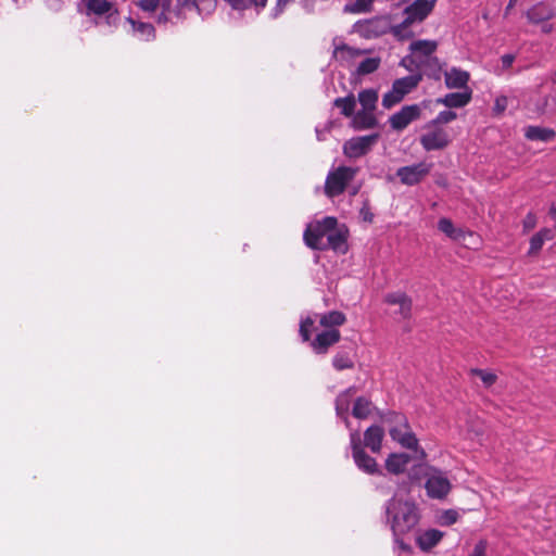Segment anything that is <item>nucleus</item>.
<instances>
[{"mask_svg": "<svg viewBox=\"0 0 556 556\" xmlns=\"http://www.w3.org/2000/svg\"><path fill=\"white\" fill-rule=\"evenodd\" d=\"M419 509L412 497L396 492L386 504V522L393 535L410 532L419 522Z\"/></svg>", "mask_w": 556, "mask_h": 556, "instance_id": "nucleus-1", "label": "nucleus"}, {"mask_svg": "<svg viewBox=\"0 0 556 556\" xmlns=\"http://www.w3.org/2000/svg\"><path fill=\"white\" fill-rule=\"evenodd\" d=\"M138 7L149 13L161 10L157 22L166 23L178 18L182 9L197 10L201 16H208L216 10L217 0H140Z\"/></svg>", "mask_w": 556, "mask_h": 556, "instance_id": "nucleus-2", "label": "nucleus"}, {"mask_svg": "<svg viewBox=\"0 0 556 556\" xmlns=\"http://www.w3.org/2000/svg\"><path fill=\"white\" fill-rule=\"evenodd\" d=\"M438 0H415L404 9L405 18L391 27V33L400 40L413 36L412 25L422 23L434 10Z\"/></svg>", "mask_w": 556, "mask_h": 556, "instance_id": "nucleus-3", "label": "nucleus"}, {"mask_svg": "<svg viewBox=\"0 0 556 556\" xmlns=\"http://www.w3.org/2000/svg\"><path fill=\"white\" fill-rule=\"evenodd\" d=\"M425 478L427 495L433 500H444L452 489V483L446 475L439 468L422 465L420 466Z\"/></svg>", "mask_w": 556, "mask_h": 556, "instance_id": "nucleus-4", "label": "nucleus"}, {"mask_svg": "<svg viewBox=\"0 0 556 556\" xmlns=\"http://www.w3.org/2000/svg\"><path fill=\"white\" fill-rule=\"evenodd\" d=\"M419 142L427 152L441 151L451 144L452 137L445 127L428 122L422 127Z\"/></svg>", "mask_w": 556, "mask_h": 556, "instance_id": "nucleus-5", "label": "nucleus"}, {"mask_svg": "<svg viewBox=\"0 0 556 556\" xmlns=\"http://www.w3.org/2000/svg\"><path fill=\"white\" fill-rule=\"evenodd\" d=\"M397 426L390 429V437L393 441L397 442L402 447L414 451L416 457L424 459L426 452L419 447L418 439L412 431L407 420L403 416H396Z\"/></svg>", "mask_w": 556, "mask_h": 556, "instance_id": "nucleus-6", "label": "nucleus"}, {"mask_svg": "<svg viewBox=\"0 0 556 556\" xmlns=\"http://www.w3.org/2000/svg\"><path fill=\"white\" fill-rule=\"evenodd\" d=\"M334 226H337L334 217H325L323 220L309 224L304 232L306 245L315 250H325L326 238Z\"/></svg>", "mask_w": 556, "mask_h": 556, "instance_id": "nucleus-7", "label": "nucleus"}, {"mask_svg": "<svg viewBox=\"0 0 556 556\" xmlns=\"http://www.w3.org/2000/svg\"><path fill=\"white\" fill-rule=\"evenodd\" d=\"M356 173L357 169L348 166H340L329 172L325 184L326 194L330 198L341 194Z\"/></svg>", "mask_w": 556, "mask_h": 556, "instance_id": "nucleus-8", "label": "nucleus"}, {"mask_svg": "<svg viewBox=\"0 0 556 556\" xmlns=\"http://www.w3.org/2000/svg\"><path fill=\"white\" fill-rule=\"evenodd\" d=\"M378 140V134L352 137L344 142L343 154L351 160L359 159L368 154Z\"/></svg>", "mask_w": 556, "mask_h": 556, "instance_id": "nucleus-9", "label": "nucleus"}, {"mask_svg": "<svg viewBox=\"0 0 556 556\" xmlns=\"http://www.w3.org/2000/svg\"><path fill=\"white\" fill-rule=\"evenodd\" d=\"M431 169V163L419 162L397 168L396 177L405 186H415L421 182L430 174Z\"/></svg>", "mask_w": 556, "mask_h": 556, "instance_id": "nucleus-10", "label": "nucleus"}, {"mask_svg": "<svg viewBox=\"0 0 556 556\" xmlns=\"http://www.w3.org/2000/svg\"><path fill=\"white\" fill-rule=\"evenodd\" d=\"M350 443L352 454L356 466L366 473L372 475L377 472V463L375 458L367 455L361 445V435L357 430H351Z\"/></svg>", "mask_w": 556, "mask_h": 556, "instance_id": "nucleus-11", "label": "nucleus"}, {"mask_svg": "<svg viewBox=\"0 0 556 556\" xmlns=\"http://www.w3.org/2000/svg\"><path fill=\"white\" fill-rule=\"evenodd\" d=\"M437 48L438 43L434 40H415L409 45L412 56L403 59L402 64L406 65V62L409 61L412 64L420 67L432 59Z\"/></svg>", "mask_w": 556, "mask_h": 556, "instance_id": "nucleus-12", "label": "nucleus"}, {"mask_svg": "<svg viewBox=\"0 0 556 556\" xmlns=\"http://www.w3.org/2000/svg\"><path fill=\"white\" fill-rule=\"evenodd\" d=\"M420 108L417 104L405 105L390 117V125L394 130L405 129L412 122L420 116Z\"/></svg>", "mask_w": 556, "mask_h": 556, "instance_id": "nucleus-13", "label": "nucleus"}, {"mask_svg": "<svg viewBox=\"0 0 556 556\" xmlns=\"http://www.w3.org/2000/svg\"><path fill=\"white\" fill-rule=\"evenodd\" d=\"M530 23L540 24L556 16V8L548 0H543L532 5L526 13Z\"/></svg>", "mask_w": 556, "mask_h": 556, "instance_id": "nucleus-14", "label": "nucleus"}, {"mask_svg": "<svg viewBox=\"0 0 556 556\" xmlns=\"http://www.w3.org/2000/svg\"><path fill=\"white\" fill-rule=\"evenodd\" d=\"M341 334L337 328L326 329L316 336L311 346L315 353L325 354L331 345L339 342Z\"/></svg>", "mask_w": 556, "mask_h": 556, "instance_id": "nucleus-15", "label": "nucleus"}, {"mask_svg": "<svg viewBox=\"0 0 556 556\" xmlns=\"http://www.w3.org/2000/svg\"><path fill=\"white\" fill-rule=\"evenodd\" d=\"M384 303L388 305H397L399 314L403 319H408L412 315V299L403 291L389 292L384 296Z\"/></svg>", "mask_w": 556, "mask_h": 556, "instance_id": "nucleus-16", "label": "nucleus"}, {"mask_svg": "<svg viewBox=\"0 0 556 556\" xmlns=\"http://www.w3.org/2000/svg\"><path fill=\"white\" fill-rule=\"evenodd\" d=\"M438 228L448 238L454 241H465L466 239H475L477 240V235L469 230H464L462 228H456L452 220L448 218H441L438 223Z\"/></svg>", "mask_w": 556, "mask_h": 556, "instance_id": "nucleus-17", "label": "nucleus"}, {"mask_svg": "<svg viewBox=\"0 0 556 556\" xmlns=\"http://www.w3.org/2000/svg\"><path fill=\"white\" fill-rule=\"evenodd\" d=\"M355 392V388H349L345 391L341 392L336 400L337 415L344 421L348 428L351 427L349 420V409L351 404H354Z\"/></svg>", "mask_w": 556, "mask_h": 556, "instance_id": "nucleus-18", "label": "nucleus"}, {"mask_svg": "<svg viewBox=\"0 0 556 556\" xmlns=\"http://www.w3.org/2000/svg\"><path fill=\"white\" fill-rule=\"evenodd\" d=\"M472 98V92L470 89H466L462 92H452L447 93L442 98L437 99V103L443 104L450 109H459L466 106Z\"/></svg>", "mask_w": 556, "mask_h": 556, "instance_id": "nucleus-19", "label": "nucleus"}, {"mask_svg": "<svg viewBox=\"0 0 556 556\" xmlns=\"http://www.w3.org/2000/svg\"><path fill=\"white\" fill-rule=\"evenodd\" d=\"M85 2L89 12L97 15L108 14L109 24H114L117 21V11L113 9V4L108 0H87Z\"/></svg>", "mask_w": 556, "mask_h": 556, "instance_id": "nucleus-20", "label": "nucleus"}, {"mask_svg": "<svg viewBox=\"0 0 556 556\" xmlns=\"http://www.w3.org/2000/svg\"><path fill=\"white\" fill-rule=\"evenodd\" d=\"M363 54V50L343 43L336 46L333 50V58L342 65L354 63Z\"/></svg>", "mask_w": 556, "mask_h": 556, "instance_id": "nucleus-21", "label": "nucleus"}, {"mask_svg": "<svg viewBox=\"0 0 556 556\" xmlns=\"http://www.w3.org/2000/svg\"><path fill=\"white\" fill-rule=\"evenodd\" d=\"M445 85L450 89H462L467 88V84L469 81V73L456 67L451 68L445 72Z\"/></svg>", "mask_w": 556, "mask_h": 556, "instance_id": "nucleus-22", "label": "nucleus"}, {"mask_svg": "<svg viewBox=\"0 0 556 556\" xmlns=\"http://www.w3.org/2000/svg\"><path fill=\"white\" fill-rule=\"evenodd\" d=\"M377 119L372 110L362 109L352 116L351 126L355 130H365L375 127Z\"/></svg>", "mask_w": 556, "mask_h": 556, "instance_id": "nucleus-23", "label": "nucleus"}, {"mask_svg": "<svg viewBox=\"0 0 556 556\" xmlns=\"http://www.w3.org/2000/svg\"><path fill=\"white\" fill-rule=\"evenodd\" d=\"M384 435V431L380 426L369 427L364 434V444L372 453H379L381 450V443Z\"/></svg>", "mask_w": 556, "mask_h": 556, "instance_id": "nucleus-24", "label": "nucleus"}, {"mask_svg": "<svg viewBox=\"0 0 556 556\" xmlns=\"http://www.w3.org/2000/svg\"><path fill=\"white\" fill-rule=\"evenodd\" d=\"M443 538V532L437 529H428L421 532L417 539V545L421 551H430Z\"/></svg>", "mask_w": 556, "mask_h": 556, "instance_id": "nucleus-25", "label": "nucleus"}, {"mask_svg": "<svg viewBox=\"0 0 556 556\" xmlns=\"http://www.w3.org/2000/svg\"><path fill=\"white\" fill-rule=\"evenodd\" d=\"M410 457L405 453H393L387 458L386 468L389 472L399 475L406 469Z\"/></svg>", "mask_w": 556, "mask_h": 556, "instance_id": "nucleus-26", "label": "nucleus"}, {"mask_svg": "<svg viewBox=\"0 0 556 556\" xmlns=\"http://www.w3.org/2000/svg\"><path fill=\"white\" fill-rule=\"evenodd\" d=\"M345 233L338 229L337 226L332 227L330 229V232L328 233V237L325 241V250L326 249H332L337 252H345L346 245H345Z\"/></svg>", "mask_w": 556, "mask_h": 556, "instance_id": "nucleus-27", "label": "nucleus"}, {"mask_svg": "<svg viewBox=\"0 0 556 556\" xmlns=\"http://www.w3.org/2000/svg\"><path fill=\"white\" fill-rule=\"evenodd\" d=\"M235 11H245L253 9L256 13L262 12L268 0H224Z\"/></svg>", "mask_w": 556, "mask_h": 556, "instance_id": "nucleus-28", "label": "nucleus"}, {"mask_svg": "<svg viewBox=\"0 0 556 556\" xmlns=\"http://www.w3.org/2000/svg\"><path fill=\"white\" fill-rule=\"evenodd\" d=\"M127 22L132 28V34L140 40L148 41L154 38V27L150 23L137 22L132 17H128Z\"/></svg>", "mask_w": 556, "mask_h": 556, "instance_id": "nucleus-29", "label": "nucleus"}, {"mask_svg": "<svg viewBox=\"0 0 556 556\" xmlns=\"http://www.w3.org/2000/svg\"><path fill=\"white\" fill-rule=\"evenodd\" d=\"M554 237H555V233L551 228L541 229L539 232L533 235L532 238L530 239L529 253L530 254L538 253L542 249L544 242L553 240Z\"/></svg>", "mask_w": 556, "mask_h": 556, "instance_id": "nucleus-30", "label": "nucleus"}, {"mask_svg": "<svg viewBox=\"0 0 556 556\" xmlns=\"http://www.w3.org/2000/svg\"><path fill=\"white\" fill-rule=\"evenodd\" d=\"M319 318V325L326 329L337 328L345 323V316L343 313L332 311L323 315H315V318Z\"/></svg>", "mask_w": 556, "mask_h": 556, "instance_id": "nucleus-31", "label": "nucleus"}, {"mask_svg": "<svg viewBox=\"0 0 556 556\" xmlns=\"http://www.w3.org/2000/svg\"><path fill=\"white\" fill-rule=\"evenodd\" d=\"M374 404L366 397H357L354 401L352 415L357 419H366L374 410Z\"/></svg>", "mask_w": 556, "mask_h": 556, "instance_id": "nucleus-32", "label": "nucleus"}, {"mask_svg": "<svg viewBox=\"0 0 556 556\" xmlns=\"http://www.w3.org/2000/svg\"><path fill=\"white\" fill-rule=\"evenodd\" d=\"M421 80V75H410L406 76L400 79H396L393 83L394 89H396L402 96H406L414 88L417 87L419 81Z\"/></svg>", "mask_w": 556, "mask_h": 556, "instance_id": "nucleus-33", "label": "nucleus"}, {"mask_svg": "<svg viewBox=\"0 0 556 556\" xmlns=\"http://www.w3.org/2000/svg\"><path fill=\"white\" fill-rule=\"evenodd\" d=\"M525 136L529 140L547 142L554 138L555 132L549 128L530 126L526 129Z\"/></svg>", "mask_w": 556, "mask_h": 556, "instance_id": "nucleus-34", "label": "nucleus"}, {"mask_svg": "<svg viewBox=\"0 0 556 556\" xmlns=\"http://www.w3.org/2000/svg\"><path fill=\"white\" fill-rule=\"evenodd\" d=\"M334 106L341 110V113L346 117H352L355 112L356 100L353 94L344 98H337L333 102Z\"/></svg>", "mask_w": 556, "mask_h": 556, "instance_id": "nucleus-35", "label": "nucleus"}, {"mask_svg": "<svg viewBox=\"0 0 556 556\" xmlns=\"http://www.w3.org/2000/svg\"><path fill=\"white\" fill-rule=\"evenodd\" d=\"M381 60L378 56L366 58L362 60L356 68L358 75H368L376 72L380 66Z\"/></svg>", "mask_w": 556, "mask_h": 556, "instance_id": "nucleus-36", "label": "nucleus"}, {"mask_svg": "<svg viewBox=\"0 0 556 556\" xmlns=\"http://www.w3.org/2000/svg\"><path fill=\"white\" fill-rule=\"evenodd\" d=\"M358 101L362 109L375 111L378 101V93L372 89H366L358 93Z\"/></svg>", "mask_w": 556, "mask_h": 556, "instance_id": "nucleus-37", "label": "nucleus"}, {"mask_svg": "<svg viewBox=\"0 0 556 556\" xmlns=\"http://www.w3.org/2000/svg\"><path fill=\"white\" fill-rule=\"evenodd\" d=\"M332 365L337 370L350 369L354 366V362L346 352H339L332 359Z\"/></svg>", "mask_w": 556, "mask_h": 556, "instance_id": "nucleus-38", "label": "nucleus"}, {"mask_svg": "<svg viewBox=\"0 0 556 556\" xmlns=\"http://www.w3.org/2000/svg\"><path fill=\"white\" fill-rule=\"evenodd\" d=\"M316 330L315 318L307 316L301 320L300 324V336L303 341H308L313 331Z\"/></svg>", "mask_w": 556, "mask_h": 556, "instance_id": "nucleus-39", "label": "nucleus"}, {"mask_svg": "<svg viewBox=\"0 0 556 556\" xmlns=\"http://www.w3.org/2000/svg\"><path fill=\"white\" fill-rule=\"evenodd\" d=\"M471 375L480 378L483 386L490 388L496 382V375L493 371L484 370V369H471Z\"/></svg>", "mask_w": 556, "mask_h": 556, "instance_id": "nucleus-40", "label": "nucleus"}, {"mask_svg": "<svg viewBox=\"0 0 556 556\" xmlns=\"http://www.w3.org/2000/svg\"><path fill=\"white\" fill-rule=\"evenodd\" d=\"M375 0H355L352 4H346L344 10L346 12L362 13L370 10Z\"/></svg>", "mask_w": 556, "mask_h": 556, "instance_id": "nucleus-41", "label": "nucleus"}, {"mask_svg": "<svg viewBox=\"0 0 556 556\" xmlns=\"http://www.w3.org/2000/svg\"><path fill=\"white\" fill-rule=\"evenodd\" d=\"M404 98V96H402L396 89H394V87L392 86V89L387 92L383 98H382V105L386 108V109H390L392 108L393 105L397 104L399 102L402 101V99Z\"/></svg>", "mask_w": 556, "mask_h": 556, "instance_id": "nucleus-42", "label": "nucleus"}, {"mask_svg": "<svg viewBox=\"0 0 556 556\" xmlns=\"http://www.w3.org/2000/svg\"><path fill=\"white\" fill-rule=\"evenodd\" d=\"M457 114L451 110L442 111L440 112L435 118L431 119L430 122L434 125L443 126L444 124H448L456 119Z\"/></svg>", "mask_w": 556, "mask_h": 556, "instance_id": "nucleus-43", "label": "nucleus"}, {"mask_svg": "<svg viewBox=\"0 0 556 556\" xmlns=\"http://www.w3.org/2000/svg\"><path fill=\"white\" fill-rule=\"evenodd\" d=\"M387 23L384 20H371L368 22L369 36H377L384 31Z\"/></svg>", "mask_w": 556, "mask_h": 556, "instance_id": "nucleus-44", "label": "nucleus"}, {"mask_svg": "<svg viewBox=\"0 0 556 556\" xmlns=\"http://www.w3.org/2000/svg\"><path fill=\"white\" fill-rule=\"evenodd\" d=\"M458 519V513L454 509H447L443 513L440 519L442 526H451Z\"/></svg>", "mask_w": 556, "mask_h": 556, "instance_id": "nucleus-45", "label": "nucleus"}, {"mask_svg": "<svg viewBox=\"0 0 556 556\" xmlns=\"http://www.w3.org/2000/svg\"><path fill=\"white\" fill-rule=\"evenodd\" d=\"M402 535H393L394 538V545H393V551L394 553H402V552H405V553H408L410 551V546L408 544H406L402 539H401Z\"/></svg>", "mask_w": 556, "mask_h": 556, "instance_id": "nucleus-46", "label": "nucleus"}, {"mask_svg": "<svg viewBox=\"0 0 556 556\" xmlns=\"http://www.w3.org/2000/svg\"><path fill=\"white\" fill-rule=\"evenodd\" d=\"M292 0H277L276 1V5L275 8L273 9L271 11V16L274 18H277L279 15L282 14V12L285 11L286 7L291 2Z\"/></svg>", "mask_w": 556, "mask_h": 556, "instance_id": "nucleus-47", "label": "nucleus"}, {"mask_svg": "<svg viewBox=\"0 0 556 556\" xmlns=\"http://www.w3.org/2000/svg\"><path fill=\"white\" fill-rule=\"evenodd\" d=\"M538 219L533 213H528L523 219L522 226L525 231H530L536 226Z\"/></svg>", "mask_w": 556, "mask_h": 556, "instance_id": "nucleus-48", "label": "nucleus"}, {"mask_svg": "<svg viewBox=\"0 0 556 556\" xmlns=\"http://www.w3.org/2000/svg\"><path fill=\"white\" fill-rule=\"evenodd\" d=\"M486 541L481 540L475 545L473 551L469 556H486Z\"/></svg>", "mask_w": 556, "mask_h": 556, "instance_id": "nucleus-49", "label": "nucleus"}, {"mask_svg": "<svg viewBox=\"0 0 556 556\" xmlns=\"http://www.w3.org/2000/svg\"><path fill=\"white\" fill-rule=\"evenodd\" d=\"M507 98L505 96L497 97L494 102V112L497 114L503 113L507 109Z\"/></svg>", "mask_w": 556, "mask_h": 556, "instance_id": "nucleus-50", "label": "nucleus"}, {"mask_svg": "<svg viewBox=\"0 0 556 556\" xmlns=\"http://www.w3.org/2000/svg\"><path fill=\"white\" fill-rule=\"evenodd\" d=\"M359 215L364 222L371 223L374 220V214L367 203L361 208Z\"/></svg>", "mask_w": 556, "mask_h": 556, "instance_id": "nucleus-51", "label": "nucleus"}, {"mask_svg": "<svg viewBox=\"0 0 556 556\" xmlns=\"http://www.w3.org/2000/svg\"><path fill=\"white\" fill-rule=\"evenodd\" d=\"M514 61H515V55L514 54H504L501 58L502 66L505 70L509 68L513 65Z\"/></svg>", "mask_w": 556, "mask_h": 556, "instance_id": "nucleus-52", "label": "nucleus"}, {"mask_svg": "<svg viewBox=\"0 0 556 556\" xmlns=\"http://www.w3.org/2000/svg\"><path fill=\"white\" fill-rule=\"evenodd\" d=\"M457 242L464 244L467 248L477 249L480 245V238L477 235V240H475V239H466L465 241H457Z\"/></svg>", "mask_w": 556, "mask_h": 556, "instance_id": "nucleus-53", "label": "nucleus"}, {"mask_svg": "<svg viewBox=\"0 0 556 556\" xmlns=\"http://www.w3.org/2000/svg\"><path fill=\"white\" fill-rule=\"evenodd\" d=\"M549 215L552 216V218L556 223V206L554 204H552L551 207H549Z\"/></svg>", "mask_w": 556, "mask_h": 556, "instance_id": "nucleus-54", "label": "nucleus"}, {"mask_svg": "<svg viewBox=\"0 0 556 556\" xmlns=\"http://www.w3.org/2000/svg\"><path fill=\"white\" fill-rule=\"evenodd\" d=\"M552 30H553V26H552L551 24H544V25L542 26V31H543V33L548 34V33H551Z\"/></svg>", "mask_w": 556, "mask_h": 556, "instance_id": "nucleus-55", "label": "nucleus"}, {"mask_svg": "<svg viewBox=\"0 0 556 556\" xmlns=\"http://www.w3.org/2000/svg\"><path fill=\"white\" fill-rule=\"evenodd\" d=\"M518 0H509L508 5L506 8V12H508L510 9L515 7Z\"/></svg>", "mask_w": 556, "mask_h": 556, "instance_id": "nucleus-56", "label": "nucleus"}, {"mask_svg": "<svg viewBox=\"0 0 556 556\" xmlns=\"http://www.w3.org/2000/svg\"><path fill=\"white\" fill-rule=\"evenodd\" d=\"M316 134H317L318 140H323V138H321V130L318 127L316 128Z\"/></svg>", "mask_w": 556, "mask_h": 556, "instance_id": "nucleus-57", "label": "nucleus"}]
</instances>
